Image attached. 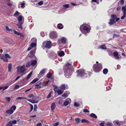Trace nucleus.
<instances>
[{
  "instance_id": "f257e3e1",
  "label": "nucleus",
  "mask_w": 126,
  "mask_h": 126,
  "mask_svg": "<svg viewBox=\"0 0 126 126\" xmlns=\"http://www.w3.org/2000/svg\"><path fill=\"white\" fill-rule=\"evenodd\" d=\"M64 76L67 78L70 77L73 71V67L71 63H67L63 68Z\"/></svg>"
},
{
  "instance_id": "f03ea898",
  "label": "nucleus",
  "mask_w": 126,
  "mask_h": 126,
  "mask_svg": "<svg viewBox=\"0 0 126 126\" xmlns=\"http://www.w3.org/2000/svg\"><path fill=\"white\" fill-rule=\"evenodd\" d=\"M78 77H89L92 74L91 72L86 71L84 69L79 70L76 71Z\"/></svg>"
},
{
  "instance_id": "7ed1b4c3",
  "label": "nucleus",
  "mask_w": 126,
  "mask_h": 126,
  "mask_svg": "<svg viewBox=\"0 0 126 126\" xmlns=\"http://www.w3.org/2000/svg\"><path fill=\"white\" fill-rule=\"evenodd\" d=\"M80 29L82 33L86 35L90 32V28L89 25L83 24L80 26Z\"/></svg>"
},
{
  "instance_id": "20e7f679",
  "label": "nucleus",
  "mask_w": 126,
  "mask_h": 126,
  "mask_svg": "<svg viewBox=\"0 0 126 126\" xmlns=\"http://www.w3.org/2000/svg\"><path fill=\"white\" fill-rule=\"evenodd\" d=\"M102 68V65L101 63L94 64L93 66V71L96 73L99 72Z\"/></svg>"
},
{
  "instance_id": "39448f33",
  "label": "nucleus",
  "mask_w": 126,
  "mask_h": 126,
  "mask_svg": "<svg viewBox=\"0 0 126 126\" xmlns=\"http://www.w3.org/2000/svg\"><path fill=\"white\" fill-rule=\"evenodd\" d=\"M51 42L50 41H45L43 42L42 47L43 49L45 48L49 49L51 47Z\"/></svg>"
},
{
  "instance_id": "423d86ee",
  "label": "nucleus",
  "mask_w": 126,
  "mask_h": 126,
  "mask_svg": "<svg viewBox=\"0 0 126 126\" xmlns=\"http://www.w3.org/2000/svg\"><path fill=\"white\" fill-rule=\"evenodd\" d=\"M111 18L110 19V22H109V23L110 25L113 24L114 23H115L120 19L119 18H117V16L114 15H111Z\"/></svg>"
},
{
  "instance_id": "0eeeda50",
  "label": "nucleus",
  "mask_w": 126,
  "mask_h": 126,
  "mask_svg": "<svg viewBox=\"0 0 126 126\" xmlns=\"http://www.w3.org/2000/svg\"><path fill=\"white\" fill-rule=\"evenodd\" d=\"M31 41L32 42L30 46L27 49L28 51L30 50L32 48L35 47L36 45V38H33L31 39Z\"/></svg>"
},
{
  "instance_id": "6e6552de",
  "label": "nucleus",
  "mask_w": 126,
  "mask_h": 126,
  "mask_svg": "<svg viewBox=\"0 0 126 126\" xmlns=\"http://www.w3.org/2000/svg\"><path fill=\"white\" fill-rule=\"evenodd\" d=\"M17 72L18 73H22L26 71L25 65H23L22 66L18 65L16 67Z\"/></svg>"
},
{
  "instance_id": "1a4fd4ad",
  "label": "nucleus",
  "mask_w": 126,
  "mask_h": 126,
  "mask_svg": "<svg viewBox=\"0 0 126 126\" xmlns=\"http://www.w3.org/2000/svg\"><path fill=\"white\" fill-rule=\"evenodd\" d=\"M57 36V33L55 32H51L50 33L49 37L50 38L53 39L54 40L56 39Z\"/></svg>"
},
{
  "instance_id": "9d476101",
  "label": "nucleus",
  "mask_w": 126,
  "mask_h": 126,
  "mask_svg": "<svg viewBox=\"0 0 126 126\" xmlns=\"http://www.w3.org/2000/svg\"><path fill=\"white\" fill-rule=\"evenodd\" d=\"M25 99L27 100L28 101L31 102L32 103H37V102H35L34 101L33 99H27L26 98L24 97H18L16 98V100H19L21 99Z\"/></svg>"
},
{
  "instance_id": "9b49d317",
  "label": "nucleus",
  "mask_w": 126,
  "mask_h": 126,
  "mask_svg": "<svg viewBox=\"0 0 126 126\" xmlns=\"http://www.w3.org/2000/svg\"><path fill=\"white\" fill-rule=\"evenodd\" d=\"M34 52L35 51H33L32 50L30 52V54L29 55V57L30 58H34V59H36V57L34 55Z\"/></svg>"
},
{
  "instance_id": "f8f14e48",
  "label": "nucleus",
  "mask_w": 126,
  "mask_h": 126,
  "mask_svg": "<svg viewBox=\"0 0 126 126\" xmlns=\"http://www.w3.org/2000/svg\"><path fill=\"white\" fill-rule=\"evenodd\" d=\"M60 88L61 90H63L67 89L68 88V86L67 84H63L60 86Z\"/></svg>"
},
{
  "instance_id": "ddd939ff",
  "label": "nucleus",
  "mask_w": 126,
  "mask_h": 126,
  "mask_svg": "<svg viewBox=\"0 0 126 126\" xmlns=\"http://www.w3.org/2000/svg\"><path fill=\"white\" fill-rule=\"evenodd\" d=\"M71 100L69 98L66 99L64 103V105L65 106H66L71 102Z\"/></svg>"
},
{
  "instance_id": "4468645a",
  "label": "nucleus",
  "mask_w": 126,
  "mask_h": 126,
  "mask_svg": "<svg viewBox=\"0 0 126 126\" xmlns=\"http://www.w3.org/2000/svg\"><path fill=\"white\" fill-rule=\"evenodd\" d=\"M56 54L53 52H51L49 54V57L50 58H52L55 57L56 56Z\"/></svg>"
},
{
  "instance_id": "2eb2a0df",
  "label": "nucleus",
  "mask_w": 126,
  "mask_h": 126,
  "mask_svg": "<svg viewBox=\"0 0 126 126\" xmlns=\"http://www.w3.org/2000/svg\"><path fill=\"white\" fill-rule=\"evenodd\" d=\"M23 23L24 22L22 21L19 22L16 25L18 26V28L22 29H23L22 25Z\"/></svg>"
},
{
  "instance_id": "dca6fc26",
  "label": "nucleus",
  "mask_w": 126,
  "mask_h": 126,
  "mask_svg": "<svg viewBox=\"0 0 126 126\" xmlns=\"http://www.w3.org/2000/svg\"><path fill=\"white\" fill-rule=\"evenodd\" d=\"M18 20L19 21V22L24 21V17L21 16H19L17 18Z\"/></svg>"
},
{
  "instance_id": "f3484780",
  "label": "nucleus",
  "mask_w": 126,
  "mask_h": 126,
  "mask_svg": "<svg viewBox=\"0 0 126 126\" xmlns=\"http://www.w3.org/2000/svg\"><path fill=\"white\" fill-rule=\"evenodd\" d=\"M69 94V92L68 91H66L62 95V96L63 97H64V98H66V97H68V94Z\"/></svg>"
},
{
  "instance_id": "a211bd4d",
  "label": "nucleus",
  "mask_w": 126,
  "mask_h": 126,
  "mask_svg": "<svg viewBox=\"0 0 126 126\" xmlns=\"http://www.w3.org/2000/svg\"><path fill=\"white\" fill-rule=\"evenodd\" d=\"M58 55L60 57H63L64 55V53L63 51H60L58 52Z\"/></svg>"
},
{
  "instance_id": "6ab92c4d",
  "label": "nucleus",
  "mask_w": 126,
  "mask_h": 126,
  "mask_svg": "<svg viewBox=\"0 0 126 126\" xmlns=\"http://www.w3.org/2000/svg\"><path fill=\"white\" fill-rule=\"evenodd\" d=\"M57 27L59 29H62L63 27V26L61 23H59L57 25Z\"/></svg>"
},
{
  "instance_id": "aec40b11",
  "label": "nucleus",
  "mask_w": 126,
  "mask_h": 126,
  "mask_svg": "<svg viewBox=\"0 0 126 126\" xmlns=\"http://www.w3.org/2000/svg\"><path fill=\"white\" fill-rule=\"evenodd\" d=\"M14 112V110L11 108L9 110H7L6 111V113L10 114H12Z\"/></svg>"
},
{
  "instance_id": "412c9836",
  "label": "nucleus",
  "mask_w": 126,
  "mask_h": 126,
  "mask_svg": "<svg viewBox=\"0 0 126 126\" xmlns=\"http://www.w3.org/2000/svg\"><path fill=\"white\" fill-rule=\"evenodd\" d=\"M56 105L55 103H52L51 105V110L52 111H53L55 109Z\"/></svg>"
},
{
  "instance_id": "4be33fe9",
  "label": "nucleus",
  "mask_w": 126,
  "mask_h": 126,
  "mask_svg": "<svg viewBox=\"0 0 126 126\" xmlns=\"http://www.w3.org/2000/svg\"><path fill=\"white\" fill-rule=\"evenodd\" d=\"M31 65L34 66L37 63V61L36 60H32L30 61Z\"/></svg>"
},
{
  "instance_id": "5701e85b",
  "label": "nucleus",
  "mask_w": 126,
  "mask_h": 126,
  "mask_svg": "<svg viewBox=\"0 0 126 126\" xmlns=\"http://www.w3.org/2000/svg\"><path fill=\"white\" fill-rule=\"evenodd\" d=\"M13 31L14 32V34H17V35H19L20 36H23V35L21 34L20 33L16 31L15 30H14Z\"/></svg>"
},
{
  "instance_id": "b1692460",
  "label": "nucleus",
  "mask_w": 126,
  "mask_h": 126,
  "mask_svg": "<svg viewBox=\"0 0 126 126\" xmlns=\"http://www.w3.org/2000/svg\"><path fill=\"white\" fill-rule=\"evenodd\" d=\"M32 72L33 71H31L28 75L26 78V79L27 80H28L31 78L32 75Z\"/></svg>"
},
{
  "instance_id": "393cba45",
  "label": "nucleus",
  "mask_w": 126,
  "mask_h": 126,
  "mask_svg": "<svg viewBox=\"0 0 126 126\" xmlns=\"http://www.w3.org/2000/svg\"><path fill=\"white\" fill-rule=\"evenodd\" d=\"M46 70V69H43L40 72V74L41 75H42L43 76Z\"/></svg>"
},
{
  "instance_id": "a878e982",
  "label": "nucleus",
  "mask_w": 126,
  "mask_h": 126,
  "mask_svg": "<svg viewBox=\"0 0 126 126\" xmlns=\"http://www.w3.org/2000/svg\"><path fill=\"white\" fill-rule=\"evenodd\" d=\"M39 79L38 78H36L34 79L32 81H31L30 83V84L34 83L37 81L39 80Z\"/></svg>"
},
{
  "instance_id": "bb28decb",
  "label": "nucleus",
  "mask_w": 126,
  "mask_h": 126,
  "mask_svg": "<svg viewBox=\"0 0 126 126\" xmlns=\"http://www.w3.org/2000/svg\"><path fill=\"white\" fill-rule=\"evenodd\" d=\"M49 81V80H48L46 82V83L44 82H43L42 83L41 82H40V85H43L44 86H46V84H47L48 83Z\"/></svg>"
},
{
  "instance_id": "cd10ccee",
  "label": "nucleus",
  "mask_w": 126,
  "mask_h": 126,
  "mask_svg": "<svg viewBox=\"0 0 126 126\" xmlns=\"http://www.w3.org/2000/svg\"><path fill=\"white\" fill-rule=\"evenodd\" d=\"M28 97L29 98H31V97H32V99H33L34 100V101L35 102H37V101H35L34 100V99L35 98V97L34 96V95L32 94H31L29 95H28Z\"/></svg>"
},
{
  "instance_id": "c85d7f7f",
  "label": "nucleus",
  "mask_w": 126,
  "mask_h": 126,
  "mask_svg": "<svg viewBox=\"0 0 126 126\" xmlns=\"http://www.w3.org/2000/svg\"><path fill=\"white\" fill-rule=\"evenodd\" d=\"M12 65L11 63L9 64L8 65V71L9 72H11V70Z\"/></svg>"
},
{
  "instance_id": "c756f323",
  "label": "nucleus",
  "mask_w": 126,
  "mask_h": 126,
  "mask_svg": "<svg viewBox=\"0 0 126 126\" xmlns=\"http://www.w3.org/2000/svg\"><path fill=\"white\" fill-rule=\"evenodd\" d=\"M66 40V38H65L62 37L61 39V41L62 42L63 44H65Z\"/></svg>"
},
{
  "instance_id": "7c9ffc66",
  "label": "nucleus",
  "mask_w": 126,
  "mask_h": 126,
  "mask_svg": "<svg viewBox=\"0 0 126 126\" xmlns=\"http://www.w3.org/2000/svg\"><path fill=\"white\" fill-rule=\"evenodd\" d=\"M63 8L64 9H66L69 8V4H66L63 5Z\"/></svg>"
},
{
  "instance_id": "2f4dec72",
  "label": "nucleus",
  "mask_w": 126,
  "mask_h": 126,
  "mask_svg": "<svg viewBox=\"0 0 126 126\" xmlns=\"http://www.w3.org/2000/svg\"><path fill=\"white\" fill-rule=\"evenodd\" d=\"M103 73L105 74H106L108 72V70L107 68H105L103 70Z\"/></svg>"
},
{
  "instance_id": "473e14b6",
  "label": "nucleus",
  "mask_w": 126,
  "mask_h": 126,
  "mask_svg": "<svg viewBox=\"0 0 126 126\" xmlns=\"http://www.w3.org/2000/svg\"><path fill=\"white\" fill-rule=\"evenodd\" d=\"M90 116L91 117L95 119L97 118V116L94 113H92L91 114Z\"/></svg>"
},
{
  "instance_id": "72a5a7b5",
  "label": "nucleus",
  "mask_w": 126,
  "mask_h": 126,
  "mask_svg": "<svg viewBox=\"0 0 126 126\" xmlns=\"http://www.w3.org/2000/svg\"><path fill=\"white\" fill-rule=\"evenodd\" d=\"M25 1H23L21 3V7L22 8H23L25 7Z\"/></svg>"
},
{
  "instance_id": "f704fd0d",
  "label": "nucleus",
  "mask_w": 126,
  "mask_h": 126,
  "mask_svg": "<svg viewBox=\"0 0 126 126\" xmlns=\"http://www.w3.org/2000/svg\"><path fill=\"white\" fill-rule=\"evenodd\" d=\"M108 54L110 56H113V54L111 50L109 49L108 50Z\"/></svg>"
},
{
  "instance_id": "c9c22d12",
  "label": "nucleus",
  "mask_w": 126,
  "mask_h": 126,
  "mask_svg": "<svg viewBox=\"0 0 126 126\" xmlns=\"http://www.w3.org/2000/svg\"><path fill=\"white\" fill-rule=\"evenodd\" d=\"M63 91H62L61 90H58L57 91V93L58 95H61L62 94L63 92Z\"/></svg>"
},
{
  "instance_id": "e433bc0d",
  "label": "nucleus",
  "mask_w": 126,
  "mask_h": 126,
  "mask_svg": "<svg viewBox=\"0 0 126 126\" xmlns=\"http://www.w3.org/2000/svg\"><path fill=\"white\" fill-rule=\"evenodd\" d=\"M81 122L82 123H88L89 122V121H88L86 119H82L81 120Z\"/></svg>"
},
{
  "instance_id": "4c0bfd02",
  "label": "nucleus",
  "mask_w": 126,
  "mask_h": 126,
  "mask_svg": "<svg viewBox=\"0 0 126 126\" xmlns=\"http://www.w3.org/2000/svg\"><path fill=\"white\" fill-rule=\"evenodd\" d=\"M13 124L12 121H9L6 125V126H12Z\"/></svg>"
},
{
  "instance_id": "58836bf2",
  "label": "nucleus",
  "mask_w": 126,
  "mask_h": 126,
  "mask_svg": "<svg viewBox=\"0 0 126 126\" xmlns=\"http://www.w3.org/2000/svg\"><path fill=\"white\" fill-rule=\"evenodd\" d=\"M31 65V63L30 61L27 63L26 64V66L27 67H29Z\"/></svg>"
},
{
  "instance_id": "ea45409f",
  "label": "nucleus",
  "mask_w": 126,
  "mask_h": 126,
  "mask_svg": "<svg viewBox=\"0 0 126 126\" xmlns=\"http://www.w3.org/2000/svg\"><path fill=\"white\" fill-rule=\"evenodd\" d=\"M99 47L102 49H107L106 47L105 46V45H103L100 46Z\"/></svg>"
},
{
  "instance_id": "a19ab883",
  "label": "nucleus",
  "mask_w": 126,
  "mask_h": 126,
  "mask_svg": "<svg viewBox=\"0 0 126 126\" xmlns=\"http://www.w3.org/2000/svg\"><path fill=\"white\" fill-rule=\"evenodd\" d=\"M5 27L6 30L8 32L12 31H13L11 29H9L7 26H6Z\"/></svg>"
},
{
  "instance_id": "79ce46f5",
  "label": "nucleus",
  "mask_w": 126,
  "mask_h": 126,
  "mask_svg": "<svg viewBox=\"0 0 126 126\" xmlns=\"http://www.w3.org/2000/svg\"><path fill=\"white\" fill-rule=\"evenodd\" d=\"M122 9V11H123V13H126V6H123Z\"/></svg>"
},
{
  "instance_id": "37998d69",
  "label": "nucleus",
  "mask_w": 126,
  "mask_h": 126,
  "mask_svg": "<svg viewBox=\"0 0 126 126\" xmlns=\"http://www.w3.org/2000/svg\"><path fill=\"white\" fill-rule=\"evenodd\" d=\"M20 14V13H19L18 11H16L15 12V14H14V16L16 17L19 14Z\"/></svg>"
},
{
  "instance_id": "c03bdc74",
  "label": "nucleus",
  "mask_w": 126,
  "mask_h": 126,
  "mask_svg": "<svg viewBox=\"0 0 126 126\" xmlns=\"http://www.w3.org/2000/svg\"><path fill=\"white\" fill-rule=\"evenodd\" d=\"M52 74L51 73L49 72L47 75V77L48 78H50L52 76Z\"/></svg>"
},
{
  "instance_id": "a18cd8bd",
  "label": "nucleus",
  "mask_w": 126,
  "mask_h": 126,
  "mask_svg": "<svg viewBox=\"0 0 126 126\" xmlns=\"http://www.w3.org/2000/svg\"><path fill=\"white\" fill-rule=\"evenodd\" d=\"M53 86H54V90L55 92H57L58 89V87L57 86H55V85H53Z\"/></svg>"
},
{
  "instance_id": "49530a36",
  "label": "nucleus",
  "mask_w": 126,
  "mask_h": 126,
  "mask_svg": "<svg viewBox=\"0 0 126 126\" xmlns=\"http://www.w3.org/2000/svg\"><path fill=\"white\" fill-rule=\"evenodd\" d=\"M74 106L76 107H79V106L80 105V104L77 102H75L74 103Z\"/></svg>"
},
{
  "instance_id": "de8ad7c7",
  "label": "nucleus",
  "mask_w": 126,
  "mask_h": 126,
  "mask_svg": "<svg viewBox=\"0 0 126 126\" xmlns=\"http://www.w3.org/2000/svg\"><path fill=\"white\" fill-rule=\"evenodd\" d=\"M75 120L76 121L78 124L79 123L80 121V119L79 118H77L75 119Z\"/></svg>"
},
{
  "instance_id": "09e8293b",
  "label": "nucleus",
  "mask_w": 126,
  "mask_h": 126,
  "mask_svg": "<svg viewBox=\"0 0 126 126\" xmlns=\"http://www.w3.org/2000/svg\"><path fill=\"white\" fill-rule=\"evenodd\" d=\"M5 56L7 58H10L11 57L10 56V55L8 54H5Z\"/></svg>"
},
{
  "instance_id": "8fccbe9b",
  "label": "nucleus",
  "mask_w": 126,
  "mask_h": 126,
  "mask_svg": "<svg viewBox=\"0 0 126 126\" xmlns=\"http://www.w3.org/2000/svg\"><path fill=\"white\" fill-rule=\"evenodd\" d=\"M2 59L6 62H8V60L5 56H4V57Z\"/></svg>"
},
{
  "instance_id": "3c124183",
  "label": "nucleus",
  "mask_w": 126,
  "mask_h": 126,
  "mask_svg": "<svg viewBox=\"0 0 126 126\" xmlns=\"http://www.w3.org/2000/svg\"><path fill=\"white\" fill-rule=\"evenodd\" d=\"M37 105L36 104H35L34 106V111H36V110H37Z\"/></svg>"
},
{
  "instance_id": "603ef678",
  "label": "nucleus",
  "mask_w": 126,
  "mask_h": 126,
  "mask_svg": "<svg viewBox=\"0 0 126 126\" xmlns=\"http://www.w3.org/2000/svg\"><path fill=\"white\" fill-rule=\"evenodd\" d=\"M123 15L121 17V19H124L126 16V13H123Z\"/></svg>"
},
{
  "instance_id": "864d4df0",
  "label": "nucleus",
  "mask_w": 126,
  "mask_h": 126,
  "mask_svg": "<svg viewBox=\"0 0 126 126\" xmlns=\"http://www.w3.org/2000/svg\"><path fill=\"white\" fill-rule=\"evenodd\" d=\"M9 86H6L5 87H2V89H3V90L4 91L6 89H7L8 88V87Z\"/></svg>"
},
{
  "instance_id": "5fc2aeb1",
  "label": "nucleus",
  "mask_w": 126,
  "mask_h": 126,
  "mask_svg": "<svg viewBox=\"0 0 126 126\" xmlns=\"http://www.w3.org/2000/svg\"><path fill=\"white\" fill-rule=\"evenodd\" d=\"M29 104L30 105L31 107V110L30 111V112H31L33 110V105L29 103Z\"/></svg>"
},
{
  "instance_id": "6e6d98bb",
  "label": "nucleus",
  "mask_w": 126,
  "mask_h": 126,
  "mask_svg": "<svg viewBox=\"0 0 126 126\" xmlns=\"http://www.w3.org/2000/svg\"><path fill=\"white\" fill-rule=\"evenodd\" d=\"M40 34H41V36L42 37H44L45 36V34L44 32H41Z\"/></svg>"
},
{
  "instance_id": "4d7b16f0",
  "label": "nucleus",
  "mask_w": 126,
  "mask_h": 126,
  "mask_svg": "<svg viewBox=\"0 0 126 126\" xmlns=\"http://www.w3.org/2000/svg\"><path fill=\"white\" fill-rule=\"evenodd\" d=\"M113 54L114 57H115L116 56L118 55V53L117 51L114 52Z\"/></svg>"
},
{
  "instance_id": "13d9d810",
  "label": "nucleus",
  "mask_w": 126,
  "mask_h": 126,
  "mask_svg": "<svg viewBox=\"0 0 126 126\" xmlns=\"http://www.w3.org/2000/svg\"><path fill=\"white\" fill-rule=\"evenodd\" d=\"M11 109H12V110L13 109V110H14V111L16 109V107L15 105H13L11 107Z\"/></svg>"
},
{
  "instance_id": "bf43d9fd",
  "label": "nucleus",
  "mask_w": 126,
  "mask_h": 126,
  "mask_svg": "<svg viewBox=\"0 0 126 126\" xmlns=\"http://www.w3.org/2000/svg\"><path fill=\"white\" fill-rule=\"evenodd\" d=\"M119 35L116 34H114L113 35V38H115V37H119Z\"/></svg>"
},
{
  "instance_id": "052dcab7",
  "label": "nucleus",
  "mask_w": 126,
  "mask_h": 126,
  "mask_svg": "<svg viewBox=\"0 0 126 126\" xmlns=\"http://www.w3.org/2000/svg\"><path fill=\"white\" fill-rule=\"evenodd\" d=\"M92 1L93 2H96L97 4H98L99 3L98 0H92Z\"/></svg>"
},
{
  "instance_id": "680f3d73",
  "label": "nucleus",
  "mask_w": 126,
  "mask_h": 126,
  "mask_svg": "<svg viewBox=\"0 0 126 126\" xmlns=\"http://www.w3.org/2000/svg\"><path fill=\"white\" fill-rule=\"evenodd\" d=\"M19 85H16L15 86L14 89L15 90L19 88Z\"/></svg>"
},
{
  "instance_id": "e2e57ef3",
  "label": "nucleus",
  "mask_w": 126,
  "mask_h": 126,
  "mask_svg": "<svg viewBox=\"0 0 126 126\" xmlns=\"http://www.w3.org/2000/svg\"><path fill=\"white\" fill-rule=\"evenodd\" d=\"M8 101H10L11 100V98L9 97H6L5 98Z\"/></svg>"
},
{
  "instance_id": "0e129e2a",
  "label": "nucleus",
  "mask_w": 126,
  "mask_h": 126,
  "mask_svg": "<svg viewBox=\"0 0 126 126\" xmlns=\"http://www.w3.org/2000/svg\"><path fill=\"white\" fill-rule=\"evenodd\" d=\"M51 92H50L49 94H48V95H47V98H50L51 97Z\"/></svg>"
},
{
  "instance_id": "69168bd1",
  "label": "nucleus",
  "mask_w": 126,
  "mask_h": 126,
  "mask_svg": "<svg viewBox=\"0 0 126 126\" xmlns=\"http://www.w3.org/2000/svg\"><path fill=\"white\" fill-rule=\"evenodd\" d=\"M39 83L38 84H37L35 85V88H39Z\"/></svg>"
},
{
  "instance_id": "338daca9",
  "label": "nucleus",
  "mask_w": 126,
  "mask_h": 126,
  "mask_svg": "<svg viewBox=\"0 0 126 126\" xmlns=\"http://www.w3.org/2000/svg\"><path fill=\"white\" fill-rule=\"evenodd\" d=\"M115 124L117 126H120V124H119V122L118 121H116L115 122Z\"/></svg>"
},
{
  "instance_id": "774afa93",
  "label": "nucleus",
  "mask_w": 126,
  "mask_h": 126,
  "mask_svg": "<svg viewBox=\"0 0 126 126\" xmlns=\"http://www.w3.org/2000/svg\"><path fill=\"white\" fill-rule=\"evenodd\" d=\"M59 125V123L57 122L54 124L53 126H58Z\"/></svg>"
}]
</instances>
